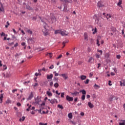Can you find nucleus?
Listing matches in <instances>:
<instances>
[{"instance_id": "1", "label": "nucleus", "mask_w": 125, "mask_h": 125, "mask_svg": "<svg viewBox=\"0 0 125 125\" xmlns=\"http://www.w3.org/2000/svg\"><path fill=\"white\" fill-rule=\"evenodd\" d=\"M48 100L49 101L50 103L52 104H55V103H56L57 104L58 103V101L55 99H52L51 100L48 99Z\"/></svg>"}, {"instance_id": "2", "label": "nucleus", "mask_w": 125, "mask_h": 125, "mask_svg": "<svg viewBox=\"0 0 125 125\" xmlns=\"http://www.w3.org/2000/svg\"><path fill=\"white\" fill-rule=\"evenodd\" d=\"M69 33L68 32L66 31V30H62L61 32V35L62 36H68V34Z\"/></svg>"}, {"instance_id": "3", "label": "nucleus", "mask_w": 125, "mask_h": 125, "mask_svg": "<svg viewBox=\"0 0 125 125\" xmlns=\"http://www.w3.org/2000/svg\"><path fill=\"white\" fill-rule=\"evenodd\" d=\"M42 32L43 33L44 36H48V35H49V33H48V30H47V28L43 29Z\"/></svg>"}, {"instance_id": "4", "label": "nucleus", "mask_w": 125, "mask_h": 125, "mask_svg": "<svg viewBox=\"0 0 125 125\" xmlns=\"http://www.w3.org/2000/svg\"><path fill=\"white\" fill-rule=\"evenodd\" d=\"M66 99L67 101H68L69 102H70L71 101H73V100H74V98L73 97H71L69 96L68 95L66 96Z\"/></svg>"}, {"instance_id": "5", "label": "nucleus", "mask_w": 125, "mask_h": 125, "mask_svg": "<svg viewBox=\"0 0 125 125\" xmlns=\"http://www.w3.org/2000/svg\"><path fill=\"white\" fill-rule=\"evenodd\" d=\"M33 97H34V93L33 92H31L30 93V95L29 96L27 100H31V99H32Z\"/></svg>"}, {"instance_id": "6", "label": "nucleus", "mask_w": 125, "mask_h": 125, "mask_svg": "<svg viewBox=\"0 0 125 125\" xmlns=\"http://www.w3.org/2000/svg\"><path fill=\"white\" fill-rule=\"evenodd\" d=\"M61 76H62L64 80H67V79H68V75H67V74L66 73L62 74Z\"/></svg>"}, {"instance_id": "7", "label": "nucleus", "mask_w": 125, "mask_h": 125, "mask_svg": "<svg viewBox=\"0 0 125 125\" xmlns=\"http://www.w3.org/2000/svg\"><path fill=\"white\" fill-rule=\"evenodd\" d=\"M51 23H54L56 22V18L54 16H53L51 18Z\"/></svg>"}, {"instance_id": "8", "label": "nucleus", "mask_w": 125, "mask_h": 125, "mask_svg": "<svg viewBox=\"0 0 125 125\" xmlns=\"http://www.w3.org/2000/svg\"><path fill=\"white\" fill-rule=\"evenodd\" d=\"M28 42H30L31 43H34L35 42V38H30L28 39Z\"/></svg>"}, {"instance_id": "9", "label": "nucleus", "mask_w": 125, "mask_h": 125, "mask_svg": "<svg viewBox=\"0 0 125 125\" xmlns=\"http://www.w3.org/2000/svg\"><path fill=\"white\" fill-rule=\"evenodd\" d=\"M53 78V74H51L50 75H47V80H51Z\"/></svg>"}, {"instance_id": "10", "label": "nucleus", "mask_w": 125, "mask_h": 125, "mask_svg": "<svg viewBox=\"0 0 125 125\" xmlns=\"http://www.w3.org/2000/svg\"><path fill=\"white\" fill-rule=\"evenodd\" d=\"M84 39L85 41H88V36L87 35V33H84Z\"/></svg>"}, {"instance_id": "11", "label": "nucleus", "mask_w": 125, "mask_h": 125, "mask_svg": "<svg viewBox=\"0 0 125 125\" xmlns=\"http://www.w3.org/2000/svg\"><path fill=\"white\" fill-rule=\"evenodd\" d=\"M42 22H43V26L44 29H47V27H48V26L47 25V24H46V23L43 22V21L42 20H41Z\"/></svg>"}, {"instance_id": "12", "label": "nucleus", "mask_w": 125, "mask_h": 125, "mask_svg": "<svg viewBox=\"0 0 125 125\" xmlns=\"http://www.w3.org/2000/svg\"><path fill=\"white\" fill-rule=\"evenodd\" d=\"M98 7H103L104 6V5L102 4V2L101 1H99L98 2Z\"/></svg>"}, {"instance_id": "13", "label": "nucleus", "mask_w": 125, "mask_h": 125, "mask_svg": "<svg viewBox=\"0 0 125 125\" xmlns=\"http://www.w3.org/2000/svg\"><path fill=\"white\" fill-rule=\"evenodd\" d=\"M88 105L89 107V108H90L91 109H92V108L94 107V105H93V104H92L90 102L88 103Z\"/></svg>"}, {"instance_id": "14", "label": "nucleus", "mask_w": 125, "mask_h": 125, "mask_svg": "<svg viewBox=\"0 0 125 125\" xmlns=\"http://www.w3.org/2000/svg\"><path fill=\"white\" fill-rule=\"evenodd\" d=\"M88 63H93V58L90 57L88 61Z\"/></svg>"}, {"instance_id": "15", "label": "nucleus", "mask_w": 125, "mask_h": 125, "mask_svg": "<svg viewBox=\"0 0 125 125\" xmlns=\"http://www.w3.org/2000/svg\"><path fill=\"white\" fill-rule=\"evenodd\" d=\"M95 21L97 24H99L101 23V20L99 19V18H97Z\"/></svg>"}, {"instance_id": "16", "label": "nucleus", "mask_w": 125, "mask_h": 125, "mask_svg": "<svg viewBox=\"0 0 125 125\" xmlns=\"http://www.w3.org/2000/svg\"><path fill=\"white\" fill-rule=\"evenodd\" d=\"M1 12H4V9L3 8V6H2V5H1L0 6V13H1Z\"/></svg>"}, {"instance_id": "17", "label": "nucleus", "mask_w": 125, "mask_h": 125, "mask_svg": "<svg viewBox=\"0 0 125 125\" xmlns=\"http://www.w3.org/2000/svg\"><path fill=\"white\" fill-rule=\"evenodd\" d=\"M80 78H81V79L82 81H83V80H84L86 79V76H85V75H81Z\"/></svg>"}, {"instance_id": "18", "label": "nucleus", "mask_w": 125, "mask_h": 125, "mask_svg": "<svg viewBox=\"0 0 125 125\" xmlns=\"http://www.w3.org/2000/svg\"><path fill=\"white\" fill-rule=\"evenodd\" d=\"M46 94L48 95V96H52V93L49 91H46Z\"/></svg>"}, {"instance_id": "19", "label": "nucleus", "mask_w": 125, "mask_h": 125, "mask_svg": "<svg viewBox=\"0 0 125 125\" xmlns=\"http://www.w3.org/2000/svg\"><path fill=\"white\" fill-rule=\"evenodd\" d=\"M80 92H82L83 95H85L86 94V91H85L84 89L81 90Z\"/></svg>"}, {"instance_id": "20", "label": "nucleus", "mask_w": 125, "mask_h": 125, "mask_svg": "<svg viewBox=\"0 0 125 125\" xmlns=\"http://www.w3.org/2000/svg\"><path fill=\"white\" fill-rule=\"evenodd\" d=\"M94 88H95V89H98V88H100V86L95 84V85H94Z\"/></svg>"}, {"instance_id": "21", "label": "nucleus", "mask_w": 125, "mask_h": 125, "mask_svg": "<svg viewBox=\"0 0 125 125\" xmlns=\"http://www.w3.org/2000/svg\"><path fill=\"white\" fill-rule=\"evenodd\" d=\"M26 32L30 35H33V31L31 29H28Z\"/></svg>"}, {"instance_id": "22", "label": "nucleus", "mask_w": 125, "mask_h": 125, "mask_svg": "<svg viewBox=\"0 0 125 125\" xmlns=\"http://www.w3.org/2000/svg\"><path fill=\"white\" fill-rule=\"evenodd\" d=\"M113 99H114V96H111L108 99V101H109L110 102H112V101H113Z\"/></svg>"}, {"instance_id": "23", "label": "nucleus", "mask_w": 125, "mask_h": 125, "mask_svg": "<svg viewBox=\"0 0 125 125\" xmlns=\"http://www.w3.org/2000/svg\"><path fill=\"white\" fill-rule=\"evenodd\" d=\"M62 30H57L55 31V34H61Z\"/></svg>"}, {"instance_id": "24", "label": "nucleus", "mask_w": 125, "mask_h": 125, "mask_svg": "<svg viewBox=\"0 0 125 125\" xmlns=\"http://www.w3.org/2000/svg\"><path fill=\"white\" fill-rule=\"evenodd\" d=\"M68 117L69 119H72L73 118V114H72V113H69L68 114Z\"/></svg>"}, {"instance_id": "25", "label": "nucleus", "mask_w": 125, "mask_h": 125, "mask_svg": "<svg viewBox=\"0 0 125 125\" xmlns=\"http://www.w3.org/2000/svg\"><path fill=\"white\" fill-rule=\"evenodd\" d=\"M105 17L107 19V20H109V18H111V15L107 14Z\"/></svg>"}, {"instance_id": "26", "label": "nucleus", "mask_w": 125, "mask_h": 125, "mask_svg": "<svg viewBox=\"0 0 125 125\" xmlns=\"http://www.w3.org/2000/svg\"><path fill=\"white\" fill-rule=\"evenodd\" d=\"M26 9H28V10H32V8L30 5H26Z\"/></svg>"}, {"instance_id": "27", "label": "nucleus", "mask_w": 125, "mask_h": 125, "mask_svg": "<svg viewBox=\"0 0 125 125\" xmlns=\"http://www.w3.org/2000/svg\"><path fill=\"white\" fill-rule=\"evenodd\" d=\"M80 94V93L78 92H77V91H75V92H74V93H72V94L73 95H75V96H77V95H78V94Z\"/></svg>"}, {"instance_id": "28", "label": "nucleus", "mask_w": 125, "mask_h": 125, "mask_svg": "<svg viewBox=\"0 0 125 125\" xmlns=\"http://www.w3.org/2000/svg\"><path fill=\"white\" fill-rule=\"evenodd\" d=\"M2 98H3V94H1L0 96V103H1V101H2Z\"/></svg>"}, {"instance_id": "29", "label": "nucleus", "mask_w": 125, "mask_h": 125, "mask_svg": "<svg viewBox=\"0 0 125 125\" xmlns=\"http://www.w3.org/2000/svg\"><path fill=\"white\" fill-rule=\"evenodd\" d=\"M54 86L55 87H56V88H57V87H58V86H59V84L58 83H56L54 84Z\"/></svg>"}, {"instance_id": "30", "label": "nucleus", "mask_w": 125, "mask_h": 125, "mask_svg": "<svg viewBox=\"0 0 125 125\" xmlns=\"http://www.w3.org/2000/svg\"><path fill=\"white\" fill-rule=\"evenodd\" d=\"M53 74H55V77H58V76H59V74L57 73L56 71L53 72Z\"/></svg>"}, {"instance_id": "31", "label": "nucleus", "mask_w": 125, "mask_h": 125, "mask_svg": "<svg viewBox=\"0 0 125 125\" xmlns=\"http://www.w3.org/2000/svg\"><path fill=\"white\" fill-rule=\"evenodd\" d=\"M96 33H97V28H96V27H95L94 30V32H93V34L95 35V34H96Z\"/></svg>"}, {"instance_id": "32", "label": "nucleus", "mask_w": 125, "mask_h": 125, "mask_svg": "<svg viewBox=\"0 0 125 125\" xmlns=\"http://www.w3.org/2000/svg\"><path fill=\"white\" fill-rule=\"evenodd\" d=\"M81 99H82V100H83H83H84L85 99V95H83L82 97H81Z\"/></svg>"}, {"instance_id": "33", "label": "nucleus", "mask_w": 125, "mask_h": 125, "mask_svg": "<svg viewBox=\"0 0 125 125\" xmlns=\"http://www.w3.org/2000/svg\"><path fill=\"white\" fill-rule=\"evenodd\" d=\"M58 107L60 108V109H64V107H63V106H62V105H61V104H58Z\"/></svg>"}, {"instance_id": "34", "label": "nucleus", "mask_w": 125, "mask_h": 125, "mask_svg": "<svg viewBox=\"0 0 125 125\" xmlns=\"http://www.w3.org/2000/svg\"><path fill=\"white\" fill-rule=\"evenodd\" d=\"M84 83H85V84H88L89 83V79H86V80L84 81Z\"/></svg>"}, {"instance_id": "35", "label": "nucleus", "mask_w": 125, "mask_h": 125, "mask_svg": "<svg viewBox=\"0 0 125 125\" xmlns=\"http://www.w3.org/2000/svg\"><path fill=\"white\" fill-rule=\"evenodd\" d=\"M6 104H11V101H10V100H7V101H6Z\"/></svg>"}, {"instance_id": "36", "label": "nucleus", "mask_w": 125, "mask_h": 125, "mask_svg": "<svg viewBox=\"0 0 125 125\" xmlns=\"http://www.w3.org/2000/svg\"><path fill=\"white\" fill-rule=\"evenodd\" d=\"M99 41H100V38H98L97 40V44H98V46H100V43H99Z\"/></svg>"}, {"instance_id": "37", "label": "nucleus", "mask_w": 125, "mask_h": 125, "mask_svg": "<svg viewBox=\"0 0 125 125\" xmlns=\"http://www.w3.org/2000/svg\"><path fill=\"white\" fill-rule=\"evenodd\" d=\"M122 0H120L119 2L118 3L117 5L118 6H121V4H122Z\"/></svg>"}, {"instance_id": "38", "label": "nucleus", "mask_w": 125, "mask_h": 125, "mask_svg": "<svg viewBox=\"0 0 125 125\" xmlns=\"http://www.w3.org/2000/svg\"><path fill=\"white\" fill-rule=\"evenodd\" d=\"M25 120V117H22V118H20L19 121L20 122H21V121H22V122L24 121Z\"/></svg>"}, {"instance_id": "39", "label": "nucleus", "mask_w": 125, "mask_h": 125, "mask_svg": "<svg viewBox=\"0 0 125 125\" xmlns=\"http://www.w3.org/2000/svg\"><path fill=\"white\" fill-rule=\"evenodd\" d=\"M64 95H65V93L64 92L61 93V97L62 98H64Z\"/></svg>"}, {"instance_id": "40", "label": "nucleus", "mask_w": 125, "mask_h": 125, "mask_svg": "<svg viewBox=\"0 0 125 125\" xmlns=\"http://www.w3.org/2000/svg\"><path fill=\"white\" fill-rule=\"evenodd\" d=\"M109 56H110V54H109V53H107L106 54H105V57L106 58H109Z\"/></svg>"}, {"instance_id": "41", "label": "nucleus", "mask_w": 125, "mask_h": 125, "mask_svg": "<svg viewBox=\"0 0 125 125\" xmlns=\"http://www.w3.org/2000/svg\"><path fill=\"white\" fill-rule=\"evenodd\" d=\"M61 1H63L64 2H65V3H68L69 2L68 0H60Z\"/></svg>"}, {"instance_id": "42", "label": "nucleus", "mask_w": 125, "mask_h": 125, "mask_svg": "<svg viewBox=\"0 0 125 125\" xmlns=\"http://www.w3.org/2000/svg\"><path fill=\"white\" fill-rule=\"evenodd\" d=\"M49 85H50V86H53V81H51V82H50Z\"/></svg>"}, {"instance_id": "43", "label": "nucleus", "mask_w": 125, "mask_h": 125, "mask_svg": "<svg viewBox=\"0 0 125 125\" xmlns=\"http://www.w3.org/2000/svg\"><path fill=\"white\" fill-rule=\"evenodd\" d=\"M70 123H71V124L72 125H76V124H77V123H76V122H75L74 121H72V120H70Z\"/></svg>"}, {"instance_id": "44", "label": "nucleus", "mask_w": 125, "mask_h": 125, "mask_svg": "<svg viewBox=\"0 0 125 125\" xmlns=\"http://www.w3.org/2000/svg\"><path fill=\"white\" fill-rule=\"evenodd\" d=\"M3 70H6L7 69V67L6 66V65H4L3 66Z\"/></svg>"}, {"instance_id": "45", "label": "nucleus", "mask_w": 125, "mask_h": 125, "mask_svg": "<svg viewBox=\"0 0 125 125\" xmlns=\"http://www.w3.org/2000/svg\"><path fill=\"white\" fill-rule=\"evenodd\" d=\"M35 75V76H36V77H38L39 75H42V73H41L40 72H39V73H36Z\"/></svg>"}, {"instance_id": "46", "label": "nucleus", "mask_w": 125, "mask_h": 125, "mask_svg": "<svg viewBox=\"0 0 125 125\" xmlns=\"http://www.w3.org/2000/svg\"><path fill=\"white\" fill-rule=\"evenodd\" d=\"M116 58H117V59H121V55H117Z\"/></svg>"}, {"instance_id": "47", "label": "nucleus", "mask_w": 125, "mask_h": 125, "mask_svg": "<svg viewBox=\"0 0 125 125\" xmlns=\"http://www.w3.org/2000/svg\"><path fill=\"white\" fill-rule=\"evenodd\" d=\"M53 68H54V66L53 65V64H52L51 66L49 67V68H50L51 69H53Z\"/></svg>"}, {"instance_id": "48", "label": "nucleus", "mask_w": 125, "mask_h": 125, "mask_svg": "<svg viewBox=\"0 0 125 125\" xmlns=\"http://www.w3.org/2000/svg\"><path fill=\"white\" fill-rule=\"evenodd\" d=\"M61 57H62V55H60L58 57H57V59H60V58H61Z\"/></svg>"}, {"instance_id": "49", "label": "nucleus", "mask_w": 125, "mask_h": 125, "mask_svg": "<svg viewBox=\"0 0 125 125\" xmlns=\"http://www.w3.org/2000/svg\"><path fill=\"white\" fill-rule=\"evenodd\" d=\"M66 42H62V44H63V46L62 47V48H64V47L65 46V44L66 43Z\"/></svg>"}, {"instance_id": "50", "label": "nucleus", "mask_w": 125, "mask_h": 125, "mask_svg": "<svg viewBox=\"0 0 125 125\" xmlns=\"http://www.w3.org/2000/svg\"><path fill=\"white\" fill-rule=\"evenodd\" d=\"M93 76V74L92 73H90L89 74V78H91Z\"/></svg>"}, {"instance_id": "51", "label": "nucleus", "mask_w": 125, "mask_h": 125, "mask_svg": "<svg viewBox=\"0 0 125 125\" xmlns=\"http://www.w3.org/2000/svg\"><path fill=\"white\" fill-rule=\"evenodd\" d=\"M98 52H100L101 55H102V53H103V52L102 51V50H98Z\"/></svg>"}, {"instance_id": "52", "label": "nucleus", "mask_w": 125, "mask_h": 125, "mask_svg": "<svg viewBox=\"0 0 125 125\" xmlns=\"http://www.w3.org/2000/svg\"><path fill=\"white\" fill-rule=\"evenodd\" d=\"M21 45H22V46H24V45H26V43H25V42H22Z\"/></svg>"}, {"instance_id": "53", "label": "nucleus", "mask_w": 125, "mask_h": 125, "mask_svg": "<svg viewBox=\"0 0 125 125\" xmlns=\"http://www.w3.org/2000/svg\"><path fill=\"white\" fill-rule=\"evenodd\" d=\"M52 54V53H48L47 55H50V57L51 58L52 56H51V55Z\"/></svg>"}, {"instance_id": "54", "label": "nucleus", "mask_w": 125, "mask_h": 125, "mask_svg": "<svg viewBox=\"0 0 125 125\" xmlns=\"http://www.w3.org/2000/svg\"><path fill=\"white\" fill-rule=\"evenodd\" d=\"M3 36H5V34L3 32H2L1 34V36L3 37Z\"/></svg>"}, {"instance_id": "55", "label": "nucleus", "mask_w": 125, "mask_h": 125, "mask_svg": "<svg viewBox=\"0 0 125 125\" xmlns=\"http://www.w3.org/2000/svg\"><path fill=\"white\" fill-rule=\"evenodd\" d=\"M119 125H125V123H120Z\"/></svg>"}, {"instance_id": "56", "label": "nucleus", "mask_w": 125, "mask_h": 125, "mask_svg": "<svg viewBox=\"0 0 125 125\" xmlns=\"http://www.w3.org/2000/svg\"><path fill=\"white\" fill-rule=\"evenodd\" d=\"M56 94H58V95H60V93H58V90L56 91Z\"/></svg>"}, {"instance_id": "57", "label": "nucleus", "mask_w": 125, "mask_h": 125, "mask_svg": "<svg viewBox=\"0 0 125 125\" xmlns=\"http://www.w3.org/2000/svg\"><path fill=\"white\" fill-rule=\"evenodd\" d=\"M96 58H99V57H100V55H99L98 54H96Z\"/></svg>"}, {"instance_id": "58", "label": "nucleus", "mask_w": 125, "mask_h": 125, "mask_svg": "<svg viewBox=\"0 0 125 125\" xmlns=\"http://www.w3.org/2000/svg\"><path fill=\"white\" fill-rule=\"evenodd\" d=\"M15 91H17V89H13V90H12V93H14V92H15Z\"/></svg>"}, {"instance_id": "59", "label": "nucleus", "mask_w": 125, "mask_h": 125, "mask_svg": "<svg viewBox=\"0 0 125 125\" xmlns=\"http://www.w3.org/2000/svg\"><path fill=\"white\" fill-rule=\"evenodd\" d=\"M17 106H21V104L20 103H18L17 104Z\"/></svg>"}, {"instance_id": "60", "label": "nucleus", "mask_w": 125, "mask_h": 125, "mask_svg": "<svg viewBox=\"0 0 125 125\" xmlns=\"http://www.w3.org/2000/svg\"><path fill=\"white\" fill-rule=\"evenodd\" d=\"M111 83H112V82L111 81H108V84H109V85H112V84H111Z\"/></svg>"}, {"instance_id": "61", "label": "nucleus", "mask_w": 125, "mask_h": 125, "mask_svg": "<svg viewBox=\"0 0 125 125\" xmlns=\"http://www.w3.org/2000/svg\"><path fill=\"white\" fill-rule=\"evenodd\" d=\"M120 85H121V86H123V83L122 82V81H120Z\"/></svg>"}, {"instance_id": "62", "label": "nucleus", "mask_w": 125, "mask_h": 125, "mask_svg": "<svg viewBox=\"0 0 125 125\" xmlns=\"http://www.w3.org/2000/svg\"><path fill=\"white\" fill-rule=\"evenodd\" d=\"M86 98H87V99L90 98V95H86Z\"/></svg>"}, {"instance_id": "63", "label": "nucleus", "mask_w": 125, "mask_h": 125, "mask_svg": "<svg viewBox=\"0 0 125 125\" xmlns=\"http://www.w3.org/2000/svg\"><path fill=\"white\" fill-rule=\"evenodd\" d=\"M91 51V49H90V48H88V52H90V51Z\"/></svg>"}, {"instance_id": "64", "label": "nucleus", "mask_w": 125, "mask_h": 125, "mask_svg": "<svg viewBox=\"0 0 125 125\" xmlns=\"http://www.w3.org/2000/svg\"><path fill=\"white\" fill-rule=\"evenodd\" d=\"M44 125V124L42 123H39V125Z\"/></svg>"}]
</instances>
